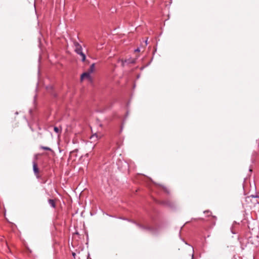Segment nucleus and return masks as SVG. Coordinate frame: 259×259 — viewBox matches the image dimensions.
I'll use <instances>...</instances> for the list:
<instances>
[{
	"mask_svg": "<svg viewBox=\"0 0 259 259\" xmlns=\"http://www.w3.org/2000/svg\"><path fill=\"white\" fill-rule=\"evenodd\" d=\"M97 138V136L96 134H95V135H92L91 137V140H93L94 139H96Z\"/></svg>",
	"mask_w": 259,
	"mask_h": 259,
	"instance_id": "1a4fd4ad",
	"label": "nucleus"
},
{
	"mask_svg": "<svg viewBox=\"0 0 259 259\" xmlns=\"http://www.w3.org/2000/svg\"><path fill=\"white\" fill-rule=\"evenodd\" d=\"M206 212L208 213V212H209V211H204V213H206Z\"/></svg>",
	"mask_w": 259,
	"mask_h": 259,
	"instance_id": "2eb2a0df",
	"label": "nucleus"
},
{
	"mask_svg": "<svg viewBox=\"0 0 259 259\" xmlns=\"http://www.w3.org/2000/svg\"><path fill=\"white\" fill-rule=\"evenodd\" d=\"M85 156H86L87 157H88V156H89V153L86 154Z\"/></svg>",
	"mask_w": 259,
	"mask_h": 259,
	"instance_id": "ddd939ff",
	"label": "nucleus"
},
{
	"mask_svg": "<svg viewBox=\"0 0 259 259\" xmlns=\"http://www.w3.org/2000/svg\"><path fill=\"white\" fill-rule=\"evenodd\" d=\"M73 46L74 47V51L75 52L80 56L81 60L82 62H84L86 59V56L85 54H84L82 52V48L81 46L77 41H74L73 42Z\"/></svg>",
	"mask_w": 259,
	"mask_h": 259,
	"instance_id": "f257e3e1",
	"label": "nucleus"
},
{
	"mask_svg": "<svg viewBox=\"0 0 259 259\" xmlns=\"http://www.w3.org/2000/svg\"><path fill=\"white\" fill-rule=\"evenodd\" d=\"M140 49L139 48H137V49L135 50V52H140Z\"/></svg>",
	"mask_w": 259,
	"mask_h": 259,
	"instance_id": "9b49d317",
	"label": "nucleus"
},
{
	"mask_svg": "<svg viewBox=\"0 0 259 259\" xmlns=\"http://www.w3.org/2000/svg\"><path fill=\"white\" fill-rule=\"evenodd\" d=\"M54 130L56 133H59L60 132L59 129L56 126L54 127Z\"/></svg>",
	"mask_w": 259,
	"mask_h": 259,
	"instance_id": "6e6552de",
	"label": "nucleus"
},
{
	"mask_svg": "<svg viewBox=\"0 0 259 259\" xmlns=\"http://www.w3.org/2000/svg\"><path fill=\"white\" fill-rule=\"evenodd\" d=\"M145 43L146 45H147V40H145Z\"/></svg>",
	"mask_w": 259,
	"mask_h": 259,
	"instance_id": "dca6fc26",
	"label": "nucleus"
},
{
	"mask_svg": "<svg viewBox=\"0 0 259 259\" xmlns=\"http://www.w3.org/2000/svg\"><path fill=\"white\" fill-rule=\"evenodd\" d=\"M255 197L259 198V195H256Z\"/></svg>",
	"mask_w": 259,
	"mask_h": 259,
	"instance_id": "4468645a",
	"label": "nucleus"
},
{
	"mask_svg": "<svg viewBox=\"0 0 259 259\" xmlns=\"http://www.w3.org/2000/svg\"><path fill=\"white\" fill-rule=\"evenodd\" d=\"M72 254V256H73V257L75 258V256H76V253L74 252H73Z\"/></svg>",
	"mask_w": 259,
	"mask_h": 259,
	"instance_id": "9d476101",
	"label": "nucleus"
},
{
	"mask_svg": "<svg viewBox=\"0 0 259 259\" xmlns=\"http://www.w3.org/2000/svg\"><path fill=\"white\" fill-rule=\"evenodd\" d=\"M33 169L34 172L35 174H37L38 173V169L37 167L36 164L35 162H34L33 164Z\"/></svg>",
	"mask_w": 259,
	"mask_h": 259,
	"instance_id": "39448f33",
	"label": "nucleus"
},
{
	"mask_svg": "<svg viewBox=\"0 0 259 259\" xmlns=\"http://www.w3.org/2000/svg\"><path fill=\"white\" fill-rule=\"evenodd\" d=\"M135 62V60H132V61L125 60L124 61H122V65L124 66L126 63H134Z\"/></svg>",
	"mask_w": 259,
	"mask_h": 259,
	"instance_id": "423d86ee",
	"label": "nucleus"
},
{
	"mask_svg": "<svg viewBox=\"0 0 259 259\" xmlns=\"http://www.w3.org/2000/svg\"><path fill=\"white\" fill-rule=\"evenodd\" d=\"M95 71V64H92L87 71L92 73Z\"/></svg>",
	"mask_w": 259,
	"mask_h": 259,
	"instance_id": "7ed1b4c3",
	"label": "nucleus"
},
{
	"mask_svg": "<svg viewBox=\"0 0 259 259\" xmlns=\"http://www.w3.org/2000/svg\"><path fill=\"white\" fill-rule=\"evenodd\" d=\"M255 196H256V195H251V197H254V198H256V197H255Z\"/></svg>",
	"mask_w": 259,
	"mask_h": 259,
	"instance_id": "f8f14e48",
	"label": "nucleus"
},
{
	"mask_svg": "<svg viewBox=\"0 0 259 259\" xmlns=\"http://www.w3.org/2000/svg\"><path fill=\"white\" fill-rule=\"evenodd\" d=\"M91 73L88 71L84 72L81 75V80H83L85 78H87L91 81L92 80V77H91Z\"/></svg>",
	"mask_w": 259,
	"mask_h": 259,
	"instance_id": "f03ea898",
	"label": "nucleus"
},
{
	"mask_svg": "<svg viewBox=\"0 0 259 259\" xmlns=\"http://www.w3.org/2000/svg\"><path fill=\"white\" fill-rule=\"evenodd\" d=\"M40 148L41 149H43V150H45L52 151V149L50 147H48L41 146L40 147Z\"/></svg>",
	"mask_w": 259,
	"mask_h": 259,
	"instance_id": "0eeeda50",
	"label": "nucleus"
},
{
	"mask_svg": "<svg viewBox=\"0 0 259 259\" xmlns=\"http://www.w3.org/2000/svg\"><path fill=\"white\" fill-rule=\"evenodd\" d=\"M49 204L52 206L53 208H55L56 207L55 202L53 199H49L48 200Z\"/></svg>",
	"mask_w": 259,
	"mask_h": 259,
	"instance_id": "20e7f679",
	"label": "nucleus"
}]
</instances>
